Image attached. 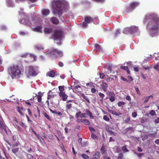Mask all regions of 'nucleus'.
<instances>
[{
	"mask_svg": "<svg viewBox=\"0 0 159 159\" xmlns=\"http://www.w3.org/2000/svg\"><path fill=\"white\" fill-rule=\"evenodd\" d=\"M110 97L109 98L111 102H114L115 100V94L112 92L110 93Z\"/></svg>",
	"mask_w": 159,
	"mask_h": 159,
	"instance_id": "nucleus-17",
	"label": "nucleus"
},
{
	"mask_svg": "<svg viewBox=\"0 0 159 159\" xmlns=\"http://www.w3.org/2000/svg\"><path fill=\"white\" fill-rule=\"evenodd\" d=\"M89 129L90 131H91V132L92 133H94V132L95 131V129H94L92 127H89Z\"/></svg>",
	"mask_w": 159,
	"mask_h": 159,
	"instance_id": "nucleus-54",
	"label": "nucleus"
},
{
	"mask_svg": "<svg viewBox=\"0 0 159 159\" xmlns=\"http://www.w3.org/2000/svg\"><path fill=\"white\" fill-rule=\"evenodd\" d=\"M101 151L102 153H103L105 152V148L103 146L101 148Z\"/></svg>",
	"mask_w": 159,
	"mask_h": 159,
	"instance_id": "nucleus-57",
	"label": "nucleus"
},
{
	"mask_svg": "<svg viewBox=\"0 0 159 159\" xmlns=\"http://www.w3.org/2000/svg\"><path fill=\"white\" fill-rule=\"evenodd\" d=\"M95 48L96 49L99 50V51L101 50V48L99 45L98 44H95L94 45Z\"/></svg>",
	"mask_w": 159,
	"mask_h": 159,
	"instance_id": "nucleus-30",
	"label": "nucleus"
},
{
	"mask_svg": "<svg viewBox=\"0 0 159 159\" xmlns=\"http://www.w3.org/2000/svg\"><path fill=\"white\" fill-rule=\"evenodd\" d=\"M0 132L2 133L5 132L7 133L6 125L4 123L3 120L1 116H0Z\"/></svg>",
	"mask_w": 159,
	"mask_h": 159,
	"instance_id": "nucleus-10",
	"label": "nucleus"
},
{
	"mask_svg": "<svg viewBox=\"0 0 159 159\" xmlns=\"http://www.w3.org/2000/svg\"><path fill=\"white\" fill-rule=\"evenodd\" d=\"M27 157L28 159H36L33 156L30 154H28Z\"/></svg>",
	"mask_w": 159,
	"mask_h": 159,
	"instance_id": "nucleus-37",
	"label": "nucleus"
},
{
	"mask_svg": "<svg viewBox=\"0 0 159 159\" xmlns=\"http://www.w3.org/2000/svg\"><path fill=\"white\" fill-rule=\"evenodd\" d=\"M82 157L84 159H89V157L88 156L85 154H83L81 155Z\"/></svg>",
	"mask_w": 159,
	"mask_h": 159,
	"instance_id": "nucleus-32",
	"label": "nucleus"
},
{
	"mask_svg": "<svg viewBox=\"0 0 159 159\" xmlns=\"http://www.w3.org/2000/svg\"><path fill=\"white\" fill-rule=\"evenodd\" d=\"M96 91H97V90L95 89L94 88H92L91 90V92L93 93H95L96 92Z\"/></svg>",
	"mask_w": 159,
	"mask_h": 159,
	"instance_id": "nucleus-58",
	"label": "nucleus"
},
{
	"mask_svg": "<svg viewBox=\"0 0 159 159\" xmlns=\"http://www.w3.org/2000/svg\"><path fill=\"white\" fill-rule=\"evenodd\" d=\"M44 116L49 120H51V119L48 115L46 113H44Z\"/></svg>",
	"mask_w": 159,
	"mask_h": 159,
	"instance_id": "nucleus-45",
	"label": "nucleus"
},
{
	"mask_svg": "<svg viewBox=\"0 0 159 159\" xmlns=\"http://www.w3.org/2000/svg\"><path fill=\"white\" fill-rule=\"evenodd\" d=\"M107 68L108 69V71L107 72L108 74H109L111 73H112L113 74H114L115 73V71H113L112 72V70H111V69L110 67H108Z\"/></svg>",
	"mask_w": 159,
	"mask_h": 159,
	"instance_id": "nucleus-44",
	"label": "nucleus"
},
{
	"mask_svg": "<svg viewBox=\"0 0 159 159\" xmlns=\"http://www.w3.org/2000/svg\"><path fill=\"white\" fill-rule=\"evenodd\" d=\"M53 8V13L57 14L60 20L62 21H65L64 18L61 16L63 10L67 7L68 3L65 0H53L52 3Z\"/></svg>",
	"mask_w": 159,
	"mask_h": 159,
	"instance_id": "nucleus-2",
	"label": "nucleus"
},
{
	"mask_svg": "<svg viewBox=\"0 0 159 159\" xmlns=\"http://www.w3.org/2000/svg\"><path fill=\"white\" fill-rule=\"evenodd\" d=\"M19 150V149L18 148H16L12 149V152L14 153L15 154L17 153Z\"/></svg>",
	"mask_w": 159,
	"mask_h": 159,
	"instance_id": "nucleus-40",
	"label": "nucleus"
},
{
	"mask_svg": "<svg viewBox=\"0 0 159 159\" xmlns=\"http://www.w3.org/2000/svg\"><path fill=\"white\" fill-rule=\"evenodd\" d=\"M99 95V96L100 98H101L100 101L101 102H102L103 101V100L104 98L105 97V95L103 93H99L98 94Z\"/></svg>",
	"mask_w": 159,
	"mask_h": 159,
	"instance_id": "nucleus-25",
	"label": "nucleus"
},
{
	"mask_svg": "<svg viewBox=\"0 0 159 159\" xmlns=\"http://www.w3.org/2000/svg\"><path fill=\"white\" fill-rule=\"evenodd\" d=\"M129 27H127L124 29L123 31V32L125 34H130V30L131 29Z\"/></svg>",
	"mask_w": 159,
	"mask_h": 159,
	"instance_id": "nucleus-23",
	"label": "nucleus"
},
{
	"mask_svg": "<svg viewBox=\"0 0 159 159\" xmlns=\"http://www.w3.org/2000/svg\"><path fill=\"white\" fill-rule=\"evenodd\" d=\"M120 79L122 80L123 81H126L127 82H128V80L127 79H126V78H124L122 76H120Z\"/></svg>",
	"mask_w": 159,
	"mask_h": 159,
	"instance_id": "nucleus-52",
	"label": "nucleus"
},
{
	"mask_svg": "<svg viewBox=\"0 0 159 159\" xmlns=\"http://www.w3.org/2000/svg\"><path fill=\"white\" fill-rule=\"evenodd\" d=\"M139 5V3L138 2H134L130 4L129 7L126 10L127 13L131 11L134 10L136 7Z\"/></svg>",
	"mask_w": 159,
	"mask_h": 159,
	"instance_id": "nucleus-9",
	"label": "nucleus"
},
{
	"mask_svg": "<svg viewBox=\"0 0 159 159\" xmlns=\"http://www.w3.org/2000/svg\"><path fill=\"white\" fill-rule=\"evenodd\" d=\"M125 99L128 101H130L131 100L130 97L129 96H127L125 97Z\"/></svg>",
	"mask_w": 159,
	"mask_h": 159,
	"instance_id": "nucleus-62",
	"label": "nucleus"
},
{
	"mask_svg": "<svg viewBox=\"0 0 159 159\" xmlns=\"http://www.w3.org/2000/svg\"><path fill=\"white\" fill-rule=\"evenodd\" d=\"M54 39L57 41H61L63 39L64 36L63 32L59 30L55 31L53 34Z\"/></svg>",
	"mask_w": 159,
	"mask_h": 159,
	"instance_id": "nucleus-7",
	"label": "nucleus"
},
{
	"mask_svg": "<svg viewBox=\"0 0 159 159\" xmlns=\"http://www.w3.org/2000/svg\"><path fill=\"white\" fill-rule=\"evenodd\" d=\"M28 55H29V57H31L33 58V59L34 61H35L36 60V56L34 55H33L32 54H28L27 53H25L23 54H22L21 56L22 57H24L25 58V57H26Z\"/></svg>",
	"mask_w": 159,
	"mask_h": 159,
	"instance_id": "nucleus-14",
	"label": "nucleus"
},
{
	"mask_svg": "<svg viewBox=\"0 0 159 159\" xmlns=\"http://www.w3.org/2000/svg\"><path fill=\"white\" fill-rule=\"evenodd\" d=\"M154 69L157 71H159V65L158 64L155 65L154 67Z\"/></svg>",
	"mask_w": 159,
	"mask_h": 159,
	"instance_id": "nucleus-39",
	"label": "nucleus"
},
{
	"mask_svg": "<svg viewBox=\"0 0 159 159\" xmlns=\"http://www.w3.org/2000/svg\"><path fill=\"white\" fill-rule=\"evenodd\" d=\"M50 92L48 93V100L52 98H53L54 97L53 95L52 94H50Z\"/></svg>",
	"mask_w": 159,
	"mask_h": 159,
	"instance_id": "nucleus-36",
	"label": "nucleus"
},
{
	"mask_svg": "<svg viewBox=\"0 0 159 159\" xmlns=\"http://www.w3.org/2000/svg\"><path fill=\"white\" fill-rule=\"evenodd\" d=\"M45 54L47 56L50 57H58L63 55V53L61 51L53 48L46 52Z\"/></svg>",
	"mask_w": 159,
	"mask_h": 159,
	"instance_id": "nucleus-6",
	"label": "nucleus"
},
{
	"mask_svg": "<svg viewBox=\"0 0 159 159\" xmlns=\"http://www.w3.org/2000/svg\"><path fill=\"white\" fill-rule=\"evenodd\" d=\"M93 21V18L89 16H86L84 18V21L81 24V25L85 28L88 26V25Z\"/></svg>",
	"mask_w": 159,
	"mask_h": 159,
	"instance_id": "nucleus-8",
	"label": "nucleus"
},
{
	"mask_svg": "<svg viewBox=\"0 0 159 159\" xmlns=\"http://www.w3.org/2000/svg\"><path fill=\"white\" fill-rule=\"evenodd\" d=\"M33 30L38 32H42V27L41 26H37L34 28Z\"/></svg>",
	"mask_w": 159,
	"mask_h": 159,
	"instance_id": "nucleus-19",
	"label": "nucleus"
},
{
	"mask_svg": "<svg viewBox=\"0 0 159 159\" xmlns=\"http://www.w3.org/2000/svg\"><path fill=\"white\" fill-rule=\"evenodd\" d=\"M7 5L9 7H12L14 5L12 0H6Z\"/></svg>",
	"mask_w": 159,
	"mask_h": 159,
	"instance_id": "nucleus-24",
	"label": "nucleus"
},
{
	"mask_svg": "<svg viewBox=\"0 0 159 159\" xmlns=\"http://www.w3.org/2000/svg\"><path fill=\"white\" fill-rule=\"evenodd\" d=\"M93 139H96L97 138V136L94 134H93L91 135Z\"/></svg>",
	"mask_w": 159,
	"mask_h": 159,
	"instance_id": "nucleus-64",
	"label": "nucleus"
},
{
	"mask_svg": "<svg viewBox=\"0 0 159 159\" xmlns=\"http://www.w3.org/2000/svg\"><path fill=\"white\" fill-rule=\"evenodd\" d=\"M81 112L80 111H79L75 115L76 118L77 119L79 117V116L81 115Z\"/></svg>",
	"mask_w": 159,
	"mask_h": 159,
	"instance_id": "nucleus-51",
	"label": "nucleus"
},
{
	"mask_svg": "<svg viewBox=\"0 0 159 159\" xmlns=\"http://www.w3.org/2000/svg\"><path fill=\"white\" fill-rule=\"evenodd\" d=\"M134 70L136 72H138L139 70L138 67H134Z\"/></svg>",
	"mask_w": 159,
	"mask_h": 159,
	"instance_id": "nucleus-59",
	"label": "nucleus"
},
{
	"mask_svg": "<svg viewBox=\"0 0 159 159\" xmlns=\"http://www.w3.org/2000/svg\"><path fill=\"white\" fill-rule=\"evenodd\" d=\"M104 74L103 73H101L100 75V77L101 79H102L104 76Z\"/></svg>",
	"mask_w": 159,
	"mask_h": 159,
	"instance_id": "nucleus-60",
	"label": "nucleus"
},
{
	"mask_svg": "<svg viewBox=\"0 0 159 159\" xmlns=\"http://www.w3.org/2000/svg\"><path fill=\"white\" fill-rule=\"evenodd\" d=\"M82 97L85 99V100L88 102H90V101L88 98L86 97V96H85L84 94V93H82L81 94Z\"/></svg>",
	"mask_w": 159,
	"mask_h": 159,
	"instance_id": "nucleus-29",
	"label": "nucleus"
},
{
	"mask_svg": "<svg viewBox=\"0 0 159 159\" xmlns=\"http://www.w3.org/2000/svg\"><path fill=\"white\" fill-rule=\"evenodd\" d=\"M58 75V74L57 73L56 71H54L53 70L49 71L47 73V75L50 77H53L55 76Z\"/></svg>",
	"mask_w": 159,
	"mask_h": 159,
	"instance_id": "nucleus-12",
	"label": "nucleus"
},
{
	"mask_svg": "<svg viewBox=\"0 0 159 159\" xmlns=\"http://www.w3.org/2000/svg\"><path fill=\"white\" fill-rule=\"evenodd\" d=\"M22 69L18 66H12L8 69V73L12 79L19 78L21 74Z\"/></svg>",
	"mask_w": 159,
	"mask_h": 159,
	"instance_id": "nucleus-3",
	"label": "nucleus"
},
{
	"mask_svg": "<svg viewBox=\"0 0 159 159\" xmlns=\"http://www.w3.org/2000/svg\"><path fill=\"white\" fill-rule=\"evenodd\" d=\"M26 73L28 77H35L39 73V67L35 66H30L26 68Z\"/></svg>",
	"mask_w": 159,
	"mask_h": 159,
	"instance_id": "nucleus-4",
	"label": "nucleus"
},
{
	"mask_svg": "<svg viewBox=\"0 0 159 159\" xmlns=\"http://www.w3.org/2000/svg\"><path fill=\"white\" fill-rule=\"evenodd\" d=\"M51 21L54 24H57L59 23V20L56 17H52L51 18Z\"/></svg>",
	"mask_w": 159,
	"mask_h": 159,
	"instance_id": "nucleus-20",
	"label": "nucleus"
},
{
	"mask_svg": "<svg viewBox=\"0 0 159 159\" xmlns=\"http://www.w3.org/2000/svg\"><path fill=\"white\" fill-rule=\"evenodd\" d=\"M125 104V103L123 102H119L118 103V106L119 107H121L124 105Z\"/></svg>",
	"mask_w": 159,
	"mask_h": 159,
	"instance_id": "nucleus-42",
	"label": "nucleus"
},
{
	"mask_svg": "<svg viewBox=\"0 0 159 159\" xmlns=\"http://www.w3.org/2000/svg\"><path fill=\"white\" fill-rule=\"evenodd\" d=\"M50 111L52 113H55V114H56L57 115H62V114L61 113V112H59V111L57 112L55 111H53L51 109H50Z\"/></svg>",
	"mask_w": 159,
	"mask_h": 159,
	"instance_id": "nucleus-31",
	"label": "nucleus"
},
{
	"mask_svg": "<svg viewBox=\"0 0 159 159\" xmlns=\"http://www.w3.org/2000/svg\"><path fill=\"white\" fill-rule=\"evenodd\" d=\"M108 111L109 112L111 113L112 114L116 115L117 116H119L121 114L120 113H117L116 111L110 109H108Z\"/></svg>",
	"mask_w": 159,
	"mask_h": 159,
	"instance_id": "nucleus-22",
	"label": "nucleus"
},
{
	"mask_svg": "<svg viewBox=\"0 0 159 159\" xmlns=\"http://www.w3.org/2000/svg\"><path fill=\"white\" fill-rule=\"evenodd\" d=\"M130 120V118L129 117H128L125 120V122L126 123L128 122Z\"/></svg>",
	"mask_w": 159,
	"mask_h": 159,
	"instance_id": "nucleus-63",
	"label": "nucleus"
},
{
	"mask_svg": "<svg viewBox=\"0 0 159 159\" xmlns=\"http://www.w3.org/2000/svg\"><path fill=\"white\" fill-rule=\"evenodd\" d=\"M72 107V104L70 103H69L68 102H67V104L66 105V109H70Z\"/></svg>",
	"mask_w": 159,
	"mask_h": 159,
	"instance_id": "nucleus-34",
	"label": "nucleus"
},
{
	"mask_svg": "<svg viewBox=\"0 0 159 159\" xmlns=\"http://www.w3.org/2000/svg\"><path fill=\"white\" fill-rule=\"evenodd\" d=\"M50 12V11L48 9H44L42 10V14L44 16H46L49 15Z\"/></svg>",
	"mask_w": 159,
	"mask_h": 159,
	"instance_id": "nucleus-15",
	"label": "nucleus"
},
{
	"mask_svg": "<svg viewBox=\"0 0 159 159\" xmlns=\"http://www.w3.org/2000/svg\"><path fill=\"white\" fill-rule=\"evenodd\" d=\"M74 89H75L76 91H80V85H77V86H74Z\"/></svg>",
	"mask_w": 159,
	"mask_h": 159,
	"instance_id": "nucleus-33",
	"label": "nucleus"
},
{
	"mask_svg": "<svg viewBox=\"0 0 159 159\" xmlns=\"http://www.w3.org/2000/svg\"><path fill=\"white\" fill-rule=\"evenodd\" d=\"M150 114L151 116H153L156 114V112L154 110H152L150 112Z\"/></svg>",
	"mask_w": 159,
	"mask_h": 159,
	"instance_id": "nucleus-50",
	"label": "nucleus"
},
{
	"mask_svg": "<svg viewBox=\"0 0 159 159\" xmlns=\"http://www.w3.org/2000/svg\"><path fill=\"white\" fill-rule=\"evenodd\" d=\"M122 149L124 152H126L129 151V150L127 148L126 145L122 147Z\"/></svg>",
	"mask_w": 159,
	"mask_h": 159,
	"instance_id": "nucleus-28",
	"label": "nucleus"
},
{
	"mask_svg": "<svg viewBox=\"0 0 159 159\" xmlns=\"http://www.w3.org/2000/svg\"><path fill=\"white\" fill-rule=\"evenodd\" d=\"M37 98L38 99V101L39 102H40L42 100V98L41 96L37 95Z\"/></svg>",
	"mask_w": 159,
	"mask_h": 159,
	"instance_id": "nucleus-46",
	"label": "nucleus"
},
{
	"mask_svg": "<svg viewBox=\"0 0 159 159\" xmlns=\"http://www.w3.org/2000/svg\"><path fill=\"white\" fill-rule=\"evenodd\" d=\"M32 22H30V21L27 19L24 20L23 19L20 20L19 21L20 23L23 24L27 25L29 26L34 25V24L37 23L39 21V16L36 14L33 15L31 17Z\"/></svg>",
	"mask_w": 159,
	"mask_h": 159,
	"instance_id": "nucleus-5",
	"label": "nucleus"
},
{
	"mask_svg": "<svg viewBox=\"0 0 159 159\" xmlns=\"http://www.w3.org/2000/svg\"><path fill=\"white\" fill-rule=\"evenodd\" d=\"M79 117L81 118H86V114L85 113L82 114L81 113V115L79 116Z\"/></svg>",
	"mask_w": 159,
	"mask_h": 159,
	"instance_id": "nucleus-43",
	"label": "nucleus"
},
{
	"mask_svg": "<svg viewBox=\"0 0 159 159\" xmlns=\"http://www.w3.org/2000/svg\"><path fill=\"white\" fill-rule=\"evenodd\" d=\"M152 97V95L147 97L146 98V99L144 101V102L145 103L148 102V101L149 100L150 98Z\"/></svg>",
	"mask_w": 159,
	"mask_h": 159,
	"instance_id": "nucleus-41",
	"label": "nucleus"
},
{
	"mask_svg": "<svg viewBox=\"0 0 159 159\" xmlns=\"http://www.w3.org/2000/svg\"><path fill=\"white\" fill-rule=\"evenodd\" d=\"M103 118L104 120L107 121H108L109 120V118L106 115L104 116Z\"/></svg>",
	"mask_w": 159,
	"mask_h": 159,
	"instance_id": "nucleus-49",
	"label": "nucleus"
},
{
	"mask_svg": "<svg viewBox=\"0 0 159 159\" xmlns=\"http://www.w3.org/2000/svg\"><path fill=\"white\" fill-rule=\"evenodd\" d=\"M130 34L134 35H139V31L138 28L135 26H132L130 27Z\"/></svg>",
	"mask_w": 159,
	"mask_h": 159,
	"instance_id": "nucleus-11",
	"label": "nucleus"
},
{
	"mask_svg": "<svg viewBox=\"0 0 159 159\" xmlns=\"http://www.w3.org/2000/svg\"><path fill=\"white\" fill-rule=\"evenodd\" d=\"M60 91V92H64V89L63 86H60L58 87Z\"/></svg>",
	"mask_w": 159,
	"mask_h": 159,
	"instance_id": "nucleus-35",
	"label": "nucleus"
},
{
	"mask_svg": "<svg viewBox=\"0 0 159 159\" xmlns=\"http://www.w3.org/2000/svg\"><path fill=\"white\" fill-rule=\"evenodd\" d=\"M101 86L102 88V89L104 91H107L108 85L105 82H102L101 84Z\"/></svg>",
	"mask_w": 159,
	"mask_h": 159,
	"instance_id": "nucleus-16",
	"label": "nucleus"
},
{
	"mask_svg": "<svg viewBox=\"0 0 159 159\" xmlns=\"http://www.w3.org/2000/svg\"><path fill=\"white\" fill-rule=\"evenodd\" d=\"M120 34V31L119 29H117L115 33V35L116 36L117 35Z\"/></svg>",
	"mask_w": 159,
	"mask_h": 159,
	"instance_id": "nucleus-48",
	"label": "nucleus"
},
{
	"mask_svg": "<svg viewBox=\"0 0 159 159\" xmlns=\"http://www.w3.org/2000/svg\"><path fill=\"white\" fill-rule=\"evenodd\" d=\"M100 156V152H96L93 157V159H99Z\"/></svg>",
	"mask_w": 159,
	"mask_h": 159,
	"instance_id": "nucleus-18",
	"label": "nucleus"
},
{
	"mask_svg": "<svg viewBox=\"0 0 159 159\" xmlns=\"http://www.w3.org/2000/svg\"><path fill=\"white\" fill-rule=\"evenodd\" d=\"M132 116L133 117L135 118L137 116V114L135 112H133L132 113Z\"/></svg>",
	"mask_w": 159,
	"mask_h": 159,
	"instance_id": "nucleus-56",
	"label": "nucleus"
},
{
	"mask_svg": "<svg viewBox=\"0 0 159 159\" xmlns=\"http://www.w3.org/2000/svg\"><path fill=\"white\" fill-rule=\"evenodd\" d=\"M59 95L62 98L63 101H66L68 98V96L65 94V92H60L59 93Z\"/></svg>",
	"mask_w": 159,
	"mask_h": 159,
	"instance_id": "nucleus-13",
	"label": "nucleus"
},
{
	"mask_svg": "<svg viewBox=\"0 0 159 159\" xmlns=\"http://www.w3.org/2000/svg\"><path fill=\"white\" fill-rule=\"evenodd\" d=\"M134 89H135V90H136V92L137 93V94L139 95L140 94V91L138 87H135Z\"/></svg>",
	"mask_w": 159,
	"mask_h": 159,
	"instance_id": "nucleus-47",
	"label": "nucleus"
},
{
	"mask_svg": "<svg viewBox=\"0 0 159 159\" xmlns=\"http://www.w3.org/2000/svg\"><path fill=\"white\" fill-rule=\"evenodd\" d=\"M157 134V132H155L153 134H151L149 135V136L151 137H154Z\"/></svg>",
	"mask_w": 159,
	"mask_h": 159,
	"instance_id": "nucleus-53",
	"label": "nucleus"
},
{
	"mask_svg": "<svg viewBox=\"0 0 159 159\" xmlns=\"http://www.w3.org/2000/svg\"><path fill=\"white\" fill-rule=\"evenodd\" d=\"M19 124L21 126L24 128H25L26 127V126L22 122H20Z\"/></svg>",
	"mask_w": 159,
	"mask_h": 159,
	"instance_id": "nucleus-61",
	"label": "nucleus"
},
{
	"mask_svg": "<svg viewBox=\"0 0 159 159\" xmlns=\"http://www.w3.org/2000/svg\"><path fill=\"white\" fill-rule=\"evenodd\" d=\"M123 157V154L122 153H120L118 157V159H122Z\"/></svg>",
	"mask_w": 159,
	"mask_h": 159,
	"instance_id": "nucleus-55",
	"label": "nucleus"
},
{
	"mask_svg": "<svg viewBox=\"0 0 159 159\" xmlns=\"http://www.w3.org/2000/svg\"><path fill=\"white\" fill-rule=\"evenodd\" d=\"M120 68L123 70H126L127 73L128 74H129V71L128 69V67L127 66H120Z\"/></svg>",
	"mask_w": 159,
	"mask_h": 159,
	"instance_id": "nucleus-27",
	"label": "nucleus"
},
{
	"mask_svg": "<svg viewBox=\"0 0 159 159\" xmlns=\"http://www.w3.org/2000/svg\"><path fill=\"white\" fill-rule=\"evenodd\" d=\"M34 49L38 50H41L44 49V48L43 46L40 45H37L34 46Z\"/></svg>",
	"mask_w": 159,
	"mask_h": 159,
	"instance_id": "nucleus-21",
	"label": "nucleus"
},
{
	"mask_svg": "<svg viewBox=\"0 0 159 159\" xmlns=\"http://www.w3.org/2000/svg\"><path fill=\"white\" fill-rule=\"evenodd\" d=\"M83 122L87 125H89L90 124L89 121L87 119H84L83 120Z\"/></svg>",
	"mask_w": 159,
	"mask_h": 159,
	"instance_id": "nucleus-38",
	"label": "nucleus"
},
{
	"mask_svg": "<svg viewBox=\"0 0 159 159\" xmlns=\"http://www.w3.org/2000/svg\"><path fill=\"white\" fill-rule=\"evenodd\" d=\"M149 21L147 25V27L149 29V33L152 37L157 36L159 34V18L157 15L154 13L147 14L144 19V22L145 23Z\"/></svg>",
	"mask_w": 159,
	"mask_h": 159,
	"instance_id": "nucleus-1",
	"label": "nucleus"
},
{
	"mask_svg": "<svg viewBox=\"0 0 159 159\" xmlns=\"http://www.w3.org/2000/svg\"><path fill=\"white\" fill-rule=\"evenodd\" d=\"M52 31V29L49 28H45L44 29V33L48 34L50 33Z\"/></svg>",
	"mask_w": 159,
	"mask_h": 159,
	"instance_id": "nucleus-26",
	"label": "nucleus"
}]
</instances>
